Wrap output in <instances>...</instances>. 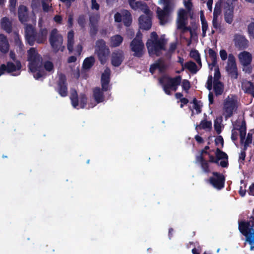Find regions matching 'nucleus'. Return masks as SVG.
<instances>
[{
  "mask_svg": "<svg viewBox=\"0 0 254 254\" xmlns=\"http://www.w3.org/2000/svg\"><path fill=\"white\" fill-rule=\"evenodd\" d=\"M48 30L46 28H41L38 32L30 24L25 27V36L27 43L32 46L36 42L38 44L44 43L47 40Z\"/></svg>",
  "mask_w": 254,
  "mask_h": 254,
  "instance_id": "obj_1",
  "label": "nucleus"
},
{
  "mask_svg": "<svg viewBox=\"0 0 254 254\" xmlns=\"http://www.w3.org/2000/svg\"><path fill=\"white\" fill-rule=\"evenodd\" d=\"M166 41L164 38H159L156 32H152L150 34V38L147 40L146 43L149 55L150 56H160L162 54L161 51L166 50Z\"/></svg>",
  "mask_w": 254,
  "mask_h": 254,
  "instance_id": "obj_2",
  "label": "nucleus"
},
{
  "mask_svg": "<svg viewBox=\"0 0 254 254\" xmlns=\"http://www.w3.org/2000/svg\"><path fill=\"white\" fill-rule=\"evenodd\" d=\"M239 230L245 237L246 242L250 246V250L254 251V217L251 216L247 221L239 222Z\"/></svg>",
  "mask_w": 254,
  "mask_h": 254,
  "instance_id": "obj_3",
  "label": "nucleus"
},
{
  "mask_svg": "<svg viewBox=\"0 0 254 254\" xmlns=\"http://www.w3.org/2000/svg\"><path fill=\"white\" fill-rule=\"evenodd\" d=\"M182 81V77L177 75L174 77L167 76L161 77L159 79V82L162 86L163 90L166 94L172 95L171 90L176 91L178 86L180 85Z\"/></svg>",
  "mask_w": 254,
  "mask_h": 254,
  "instance_id": "obj_4",
  "label": "nucleus"
},
{
  "mask_svg": "<svg viewBox=\"0 0 254 254\" xmlns=\"http://www.w3.org/2000/svg\"><path fill=\"white\" fill-rule=\"evenodd\" d=\"M27 61L29 62V69L32 72L38 71L42 66V58L35 48H31L28 50Z\"/></svg>",
  "mask_w": 254,
  "mask_h": 254,
  "instance_id": "obj_5",
  "label": "nucleus"
},
{
  "mask_svg": "<svg viewBox=\"0 0 254 254\" xmlns=\"http://www.w3.org/2000/svg\"><path fill=\"white\" fill-rule=\"evenodd\" d=\"M49 42L53 52L57 53L59 51L63 52L65 47L63 45V37L56 28L53 29L50 35Z\"/></svg>",
  "mask_w": 254,
  "mask_h": 254,
  "instance_id": "obj_6",
  "label": "nucleus"
},
{
  "mask_svg": "<svg viewBox=\"0 0 254 254\" xmlns=\"http://www.w3.org/2000/svg\"><path fill=\"white\" fill-rule=\"evenodd\" d=\"M215 157L211 154L210 152L208 155L209 163H215L221 166L223 168H227L229 165L228 156L226 153L222 151L220 148H217L215 152Z\"/></svg>",
  "mask_w": 254,
  "mask_h": 254,
  "instance_id": "obj_7",
  "label": "nucleus"
},
{
  "mask_svg": "<svg viewBox=\"0 0 254 254\" xmlns=\"http://www.w3.org/2000/svg\"><path fill=\"white\" fill-rule=\"evenodd\" d=\"M95 53L97 55L100 63L102 64H105L107 61L110 50L106 45V43L103 39H99L96 41Z\"/></svg>",
  "mask_w": 254,
  "mask_h": 254,
  "instance_id": "obj_8",
  "label": "nucleus"
},
{
  "mask_svg": "<svg viewBox=\"0 0 254 254\" xmlns=\"http://www.w3.org/2000/svg\"><path fill=\"white\" fill-rule=\"evenodd\" d=\"M163 4L164 7L162 9L158 7L157 10V17L161 25H164L168 22L170 15L174 7V4H171L167 1L163 3Z\"/></svg>",
  "mask_w": 254,
  "mask_h": 254,
  "instance_id": "obj_9",
  "label": "nucleus"
},
{
  "mask_svg": "<svg viewBox=\"0 0 254 254\" xmlns=\"http://www.w3.org/2000/svg\"><path fill=\"white\" fill-rule=\"evenodd\" d=\"M130 50L135 57L141 58L143 55L144 44L141 39V34L138 32L130 43Z\"/></svg>",
  "mask_w": 254,
  "mask_h": 254,
  "instance_id": "obj_10",
  "label": "nucleus"
},
{
  "mask_svg": "<svg viewBox=\"0 0 254 254\" xmlns=\"http://www.w3.org/2000/svg\"><path fill=\"white\" fill-rule=\"evenodd\" d=\"M238 108L237 100L234 98H230L229 96L224 101V116L226 119L231 118L234 111L237 110Z\"/></svg>",
  "mask_w": 254,
  "mask_h": 254,
  "instance_id": "obj_11",
  "label": "nucleus"
},
{
  "mask_svg": "<svg viewBox=\"0 0 254 254\" xmlns=\"http://www.w3.org/2000/svg\"><path fill=\"white\" fill-rule=\"evenodd\" d=\"M188 24L187 12L185 9L181 8L179 10L177 16V28L179 29H182L184 32L189 31L192 35V30L190 26H186Z\"/></svg>",
  "mask_w": 254,
  "mask_h": 254,
  "instance_id": "obj_12",
  "label": "nucleus"
},
{
  "mask_svg": "<svg viewBox=\"0 0 254 254\" xmlns=\"http://www.w3.org/2000/svg\"><path fill=\"white\" fill-rule=\"evenodd\" d=\"M213 176L209 178L208 182L215 189L220 190L224 187L225 176L217 172L212 173Z\"/></svg>",
  "mask_w": 254,
  "mask_h": 254,
  "instance_id": "obj_13",
  "label": "nucleus"
},
{
  "mask_svg": "<svg viewBox=\"0 0 254 254\" xmlns=\"http://www.w3.org/2000/svg\"><path fill=\"white\" fill-rule=\"evenodd\" d=\"M209 148L208 145L205 146L204 148L200 151V154L195 157L196 163H199L202 171L207 174L210 172L209 164H208V162L204 158L203 155L204 154L206 155L209 154V152L207 151V150L209 149Z\"/></svg>",
  "mask_w": 254,
  "mask_h": 254,
  "instance_id": "obj_14",
  "label": "nucleus"
},
{
  "mask_svg": "<svg viewBox=\"0 0 254 254\" xmlns=\"http://www.w3.org/2000/svg\"><path fill=\"white\" fill-rule=\"evenodd\" d=\"M226 70L231 76L234 79H237L238 73L237 70L236 59L234 56L232 54L228 55V59Z\"/></svg>",
  "mask_w": 254,
  "mask_h": 254,
  "instance_id": "obj_15",
  "label": "nucleus"
},
{
  "mask_svg": "<svg viewBox=\"0 0 254 254\" xmlns=\"http://www.w3.org/2000/svg\"><path fill=\"white\" fill-rule=\"evenodd\" d=\"M57 85L56 90L59 95L63 97L67 96L68 94L67 84L66 77L64 74L60 75Z\"/></svg>",
  "mask_w": 254,
  "mask_h": 254,
  "instance_id": "obj_16",
  "label": "nucleus"
},
{
  "mask_svg": "<svg viewBox=\"0 0 254 254\" xmlns=\"http://www.w3.org/2000/svg\"><path fill=\"white\" fill-rule=\"evenodd\" d=\"M138 21L140 29L145 30H149L152 25L150 12L149 13L140 16L138 19Z\"/></svg>",
  "mask_w": 254,
  "mask_h": 254,
  "instance_id": "obj_17",
  "label": "nucleus"
},
{
  "mask_svg": "<svg viewBox=\"0 0 254 254\" xmlns=\"http://www.w3.org/2000/svg\"><path fill=\"white\" fill-rule=\"evenodd\" d=\"M128 2L132 9L133 10L139 9L143 12L145 14L149 13L150 10L145 2L137 1H135V0H128Z\"/></svg>",
  "mask_w": 254,
  "mask_h": 254,
  "instance_id": "obj_18",
  "label": "nucleus"
},
{
  "mask_svg": "<svg viewBox=\"0 0 254 254\" xmlns=\"http://www.w3.org/2000/svg\"><path fill=\"white\" fill-rule=\"evenodd\" d=\"M125 59L124 53L122 50H117L113 52L111 56L112 64L115 67L119 66Z\"/></svg>",
  "mask_w": 254,
  "mask_h": 254,
  "instance_id": "obj_19",
  "label": "nucleus"
},
{
  "mask_svg": "<svg viewBox=\"0 0 254 254\" xmlns=\"http://www.w3.org/2000/svg\"><path fill=\"white\" fill-rule=\"evenodd\" d=\"M235 46L239 50L246 49L249 46V41L241 35L236 34L234 36Z\"/></svg>",
  "mask_w": 254,
  "mask_h": 254,
  "instance_id": "obj_20",
  "label": "nucleus"
},
{
  "mask_svg": "<svg viewBox=\"0 0 254 254\" xmlns=\"http://www.w3.org/2000/svg\"><path fill=\"white\" fill-rule=\"evenodd\" d=\"M214 80H213V77L211 75H209L208 77L207 82L205 84L206 88L209 90L210 91L212 89V83L213 82H221L219 80L221 77V73L219 71V69L218 66L214 69Z\"/></svg>",
  "mask_w": 254,
  "mask_h": 254,
  "instance_id": "obj_21",
  "label": "nucleus"
},
{
  "mask_svg": "<svg viewBox=\"0 0 254 254\" xmlns=\"http://www.w3.org/2000/svg\"><path fill=\"white\" fill-rule=\"evenodd\" d=\"M110 82V70L107 68L101 75V83L102 89L104 91H107L109 89V85Z\"/></svg>",
  "mask_w": 254,
  "mask_h": 254,
  "instance_id": "obj_22",
  "label": "nucleus"
},
{
  "mask_svg": "<svg viewBox=\"0 0 254 254\" xmlns=\"http://www.w3.org/2000/svg\"><path fill=\"white\" fill-rule=\"evenodd\" d=\"M240 63L244 66L249 65L252 61V55L246 51L241 52L239 55Z\"/></svg>",
  "mask_w": 254,
  "mask_h": 254,
  "instance_id": "obj_23",
  "label": "nucleus"
},
{
  "mask_svg": "<svg viewBox=\"0 0 254 254\" xmlns=\"http://www.w3.org/2000/svg\"><path fill=\"white\" fill-rule=\"evenodd\" d=\"M18 16L19 21L22 23H24L28 20V9L26 6L21 5L18 7Z\"/></svg>",
  "mask_w": 254,
  "mask_h": 254,
  "instance_id": "obj_24",
  "label": "nucleus"
},
{
  "mask_svg": "<svg viewBox=\"0 0 254 254\" xmlns=\"http://www.w3.org/2000/svg\"><path fill=\"white\" fill-rule=\"evenodd\" d=\"M242 89L245 93L250 94L254 98V84L250 81L246 80L242 83Z\"/></svg>",
  "mask_w": 254,
  "mask_h": 254,
  "instance_id": "obj_25",
  "label": "nucleus"
},
{
  "mask_svg": "<svg viewBox=\"0 0 254 254\" xmlns=\"http://www.w3.org/2000/svg\"><path fill=\"white\" fill-rule=\"evenodd\" d=\"M6 69L7 73H11L17 70H20L21 68L22 65L21 62L17 60L15 61V64L11 62L6 63Z\"/></svg>",
  "mask_w": 254,
  "mask_h": 254,
  "instance_id": "obj_26",
  "label": "nucleus"
},
{
  "mask_svg": "<svg viewBox=\"0 0 254 254\" xmlns=\"http://www.w3.org/2000/svg\"><path fill=\"white\" fill-rule=\"evenodd\" d=\"M9 49V45L7 37L3 34H0V51L6 54Z\"/></svg>",
  "mask_w": 254,
  "mask_h": 254,
  "instance_id": "obj_27",
  "label": "nucleus"
},
{
  "mask_svg": "<svg viewBox=\"0 0 254 254\" xmlns=\"http://www.w3.org/2000/svg\"><path fill=\"white\" fill-rule=\"evenodd\" d=\"M1 28L7 33L12 32V23L7 17H4L0 20Z\"/></svg>",
  "mask_w": 254,
  "mask_h": 254,
  "instance_id": "obj_28",
  "label": "nucleus"
},
{
  "mask_svg": "<svg viewBox=\"0 0 254 254\" xmlns=\"http://www.w3.org/2000/svg\"><path fill=\"white\" fill-rule=\"evenodd\" d=\"M102 89L99 87H95L93 89V97L96 103H100L103 102L104 100V96Z\"/></svg>",
  "mask_w": 254,
  "mask_h": 254,
  "instance_id": "obj_29",
  "label": "nucleus"
},
{
  "mask_svg": "<svg viewBox=\"0 0 254 254\" xmlns=\"http://www.w3.org/2000/svg\"><path fill=\"white\" fill-rule=\"evenodd\" d=\"M234 8L233 6H229L228 8L225 9L224 12V19L226 22L231 24L233 21Z\"/></svg>",
  "mask_w": 254,
  "mask_h": 254,
  "instance_id": "obj_30",
  "label": "nucleus"
},
{
  "mask_svg": "<svg viewBox=\"0 0 254 254\" xmlns=\"http://www.w3.org/2000/svg\"><path fill=\"white\" fill-rule=\"evenodd\" d=\"M123 22L126 26H129L132 23V16L130 12L127 10H124L122 11Z\"/></svg>",
  "mask_w": 254,
  "mask_h": 254,
  "instance_id": "obj_31",
  "label": "nucleus"
},
{
  "mask_svg": "<svg viewBox=\"0 0 254 254\" xmlns=\"http://www.w3.org/2000/svg\"><path fill=\"white\" fill-rule=\"evenodd\" d=\"M235 130H238L240 132L241 143H243L246 135V124L245 121H242L241 125L239 128H235Z\"/></svg>",
  "mask_w": 254,
  "mask_h": 254,
  "instance_id": "obj_32",
  "label": "nucleus"
},
{
  "mask_svg": "<svg viewBox=\"0 0 254 254\" xmlns=\"http://www.w3.org/2000/svg\"><path fill=\"white\" fill-rule=\"evenodd\" d=\"M95 62V58L93 56L86 58L82 64V68L84 69H89L94 64Z\"/></svg>",
  "mask_w": 254,
  "mask_h": 254,
  "instance_id": "obj_33",
  "label": "nucleus"
},
{
  "mask_svg": "<svg viewBox=\"0 0 254 254\" xmlns=\"http://www.w3.org/2000/svg\"><path fill=\"white\" fill-rule=\"evenodd\" d=\"M213 90L216 96L221 95L224 91V84L222 82H213Z\"/></svg>",
  "mask_w": 254,
  "mask_h": 254,
  "instance_id": "obj_34",
  "label": "nucleus"
},
{
  "mask_svg": "<svg viewBox=\"0 0 254 254\" xmlns=\"http://www.w3.org/2000/svg\"><path fill=\"white\" fill-rule=\"evenodd\" d=\"M70 99L71 100L72 106L74 108H76L79 105V99L76 90L74 89L71 91Z\"/></svg>",
  "mask_w": 254,
  "mask_h": 254,
  "instance_id": "obj_35",
  "label": "nucleus"
},
{
  "mask_svg": "<svg viewBox=\"0 0 254 254\" xmlns=\"http://www.w3.org/2000/svg\"><path fill=\"white\" fill-rule=\"evenodd\" d=\"M123 41V38L120 35H116L111 38V43L112 46L117 47L119 46Z\"/></svg>",
  "mask_w": 254,
  "mask_h": 254,
  "instance_id": "obj_36",
  "label": "nucleus"
},
{
  "mask_svg": "<svg viewBox=\"0 0 254 254\" xmlns=\"http://www.w3.org/2000/svg\"><path fill=\"white\" fill-rule=\"evenodd\" d=\"M184 66L185 68L188 69L192 73H196L198 71L196 64L191 61L186 62Z\"/></svg>",
  "mask_w": 254,
  "mask_h": 254,
  "instance_id": "obj_37",
  "label": "nucleus"
},
{
  "mask_svg": "<svg viewBox=\"0 0 254 254\" xmlns=\"http://www.w3.org/2000/svg\"><path fill=\"white\" fill-rule=\"evenodd\" d=\"M208 54L212 61L211 65L212 66L215 67L217 64V55L216 52L212 49L209 48L208 50Z\"/></svg>",
  "mask_w": 254,
  "mask_h": 254,
  "instance_id": "obj_38",
  "label": "nucleus"
},
{
  "mask_svg": "<svg viewBox=\"0 0 254 254\" xmlns=\"http://www.w3.org/2000/svg\"><path fill=\"white\" fill-rule=\"evenodd\" d=\"M212 127V123L211 121H208L205 120H203L201 121L200 124L199 126L196 127V129L199 128V129H205L207 128L210 129Z\"/></svg>",
  "mask_w": 254,
  "mask_h": 254,
  "instance_id": "obj_39",
  "label": "nucleus"
},
{
  "mask_svg": "<svg viewBox=\"0 0 254 254\" xmlns=\"http://www.w3.org/2000/svg\"><path fill=\"white\" fill-rule=\"evenodd\" d=\"M155 63L156 65V68L159 70V72H162L165 70L166 65L164 61L162 58H159L155 62Z\"/></svg>",
  "mask_w": 254,
  "mask_h": 254,
  "instance_id": "obj_40",
  "label": "nucleus"
},
{
  "mask_svg": "<svg viewBox=\"0 0 254 254\" xmlns=\"http://www.w3.org/2000/svg\"><path fill=\"white\" fill-rule=\"evenodd\" d=\"M100 16L98 14H92L89 16V25H98Z\"/></svg>",
  "mask_w": 254,
  "mask_h": 254,
  "instance_id": "obj_41",
  "label": "nucleus"
},
{
  "mask_svg": "<svg viewBox=\"0 0 254 254\" xmlns=\"http://www.w3.org/2000/svg\"><path fill=\"white\" fill-rule=\"evenodd\" d=\"M89 34L91 37H94L98 31V25H89Z\"/></svg>",
  "mask_w": 254,
  "mask_h": 254,
  "instance_id": "obj_42",
  "label": "nucleus"
},
{
  "mask_svg": "<svg viewBox=\"0 0 254 254\" xmlns=\"http://www.w3.org/2000/svg\"><path fill=\"white\" fill-rule=\"evenodd\" d=\"M80 106L82 109H84L87 102V98L85 94H80L79 97Z\"/></svg>",
  "mask_w": 254,
  "mask_h": 254,
  "instance_id": "obj_43",
  "label": "nucleus"
},
{
  "mask_svg": "<svg viewBox=\"0 0 254 254\" xmlns=\"http://www.w3.org/2000/svg\"><path fill=\"white\" fill-rule=\"evenodd\" d=\"M182 82V87L183 89L188 93L189 92V90L190 88V81L187 79L183 80Z\"/></svg>",
  "mask_w": 254,
  "mask_h": 254,
  "instance_id": "obj_44",
  "label": "nucleus"
},
{
  "mask_svg": "<svg viewBox=\"0 0 254 254\" xmlns=\"http://www.w3.org/2000/svg\"><path fill=\"white\" fill-rule=\"evenodd\" d=\"M77 23L81 28H83L85 26L86 19L84 14L80 15L77 19Z\"/></svg>",
  "mask_w": 254,
  "mask_h": 254,
  "instance_id": "obj_45",
  "label": "nucleus"
},
{
  "mask_svg": "<svg viewBox=\"0 0 254 254\" xmlns=\"http://www.w3.org/2000/svg\"><path fill=\"white\" fill-rule=\"evenodd\" d=\"M248 32L250 37L254 39V22H251L248 25Z\"/></svg>",
  "mask_w": 254,
  "mask_h": 254,
  "instance_id": "obj_46",
  "label": "nucleus"
},
{
  "mask_svg": "<svg viewBox=\"0 0 254 254\" xmlns=\"http://www.w3.org/2000/svg\"><path fill=\"white\" fill-rule=\"evenodd\" d=\"M44 67L48 71H51L54 69V64L52 62L47 61L44 63Z\"/></svg>",
  "mask_w": 254,
  "mask_h": 254,
  "instance_id": "obj_47",
  "label": "nucleus"
},
{
  "mask_svg": "<svg viewBox=\"0 0 254 254\" xmlns=\"http://www.w3.org/2000/svg\"><path fill=\"white\" fill-rule=\"evenodd\" d=\"M244 184L243 186H240V190L239 191V194L243 197L245 195L246 193V188L247 187V185L244 183V181L242 180L241 181V184Z\"/></svg>",
  "mask_w": 254,
  "mask_h": 254,
  "instance_id": "obj_48",
  "label": "nucleus"
},
{
  "mask_svg": "<svg viewBox=\"0 0 254 254\" xmlns=\"http://www.w3.org/2000/svg\"><path fill=\"white\" fill-rule=\"evenodd\" d=\"M192 103L193 104V108L196 110L197 114H199L201 112V107L198 104V100L194 98L192 100Z\"/></svg>",
  "mask_w": 254,
  "mask_h": 254,
  "instance_id": "obj_49",
  "label": "nucleus"
},
{
  "mask_svg": "<svg viewBox=\"0 0 254 254\" xmlns=\"http://www.w3.org/2000/svg\"><path fill=\"white\" fill-rule=\"evenodd\" d=\"M185 7L187 10H185L187 12V15L190 13V11L192 7V3L190 1H184V2Z\"/></svg>",
  "mask_w": 254,
  "mask_h": 254,
  "instance_id": "obj_50",
  "label": "nucleus"
},
{
  "mask_svg": "<svg viewBox=\"0 0 254 254\" xmlns=\"http://www.w3.org/2000/svg\"><path fill=\"white\" fill-rule=\"evenodd\" d=\"M177 43L176 42H173L170 43L168 53L171 55L174 53L175 51L177 49Z\"/></svg>",
  "mask_w": 254,
  "mask_h": 254,
  "instance_id": "obj_51",
  "label": "nucleus"
},
{
  "mask_svg": "<svg viewBox=\"0 0 254 254\" xmlns=\"http://www.w3.org/2000/svg\"><path fill=\"white\" fill-rule=\"evenodd\" d=\"M190 56L194 60L200 56L198 51L196 50H191L190 52Z\"/></svg>",
  "mask_w": 254,
  "mask_h": 254,
  "instance_id": "obj_52",
  "label": "nucleus"
},
{
  "mask_svg": "<svg viewBox=\"0 0 254 254\" xmlns=\"http://www.w3.org/2000/svg\"><path fill=\"white\" fill-rule=\"evenodd\" d=\"M215 144L216 145H218L219 144H221V147H223L224 146V140L222 136H218L214 140Z\"/></svg>",
  "mask_w": 254,
  "mask_h": 254,
  "instance_id": "obj_53",
  "label": "nucleus"
},
{
  "mask_svg": "<svg viewBox=\"0 0 254 254\" xmlns=\"http://www.w3.org/2000/svg\"><path fill=\"white\" fill-rule=\"evenodd\" d=\"M219 53L220 58L222 61H225L227 59V57L228 58L227 53L225 50H221Z\"/></svg>",
  "mask_w": 254,
  "mask_h": 254,
  "instance_id": "obj_54",
  "label": "nucleus"
},
{
  "mask_svg": "<svg viewBox=\"0 0 254 254\" xmlns=\"http://www.w3.org/2000/svg\"><path fill=\"white\" fill-rule=\"evenodd\" d=\"M42 6L43 11L46 12H48L51 7V6H50L49 4L44 0L42 1Z\"/></svg>",
  "mask_w": 254,
  "mask_h": 254,
  "instance_id": "obj_55",
  "label": "nucleus"
},
{
  "mask_svg": "<svg viewBox=\"0 0 254 254\" xmlns=\"http://www.w3.org/2000/svg\"><path fill=\"white\" fill-rule=\"evenodd\" d=\"M54 21L57 24H62L63 17L60 15H56L53 18Z\"/></svg>",
  "mask_w": 254,
  "mask_h": 254,
  "instance_id": "obj_56",
  "label": "nucleus"
},
{
  "mask_svg": "<svg viewBox=\"0 0 254 254\" xmlns=\"http://www.w3.org/2000/svg\"><path fill=\"white\" fill-rule=\"evenodd\" d=\"M214 127V129H215V131H216V132L217 133V134H220L222 131L221 130V126L220 124H219V123H218L216 121H215Z\"/></svg>",
  "mask_w": 254,
  "mask_h": 254,
  "instance_id": "obj_57",
  "label": "nucleus"
},
{
  "mask_svg": "<svg viewBox=\"0 0 254 254\" xmlns=\"http://www.w3.org/2000/svg\"><path fill=\"white\" fill-rule=\"evenodd\" d=\"M91 8L98 10L100 8L99 4L97 2L96 0H91Z\"/></svg>",
  "mask_w": 254,
  "mask_h": 254,
  "instance_id": "obj_58",
  "label": "nucleus"
},
{
  "mask_svg": "<svg viewBox=\"0 0 254 254\" xmlns=\"http://www.w3.org/2000/svg\"><path fill=\"white\" fill-rule=\"evenodd\" d=\"M74 42V41H67V48L69 53H71L73 50Z\"/></svg>",
  "mask_w": 254,
  "mask_h": 254,
  "instance_id": "obj_59",
  "label": "nucleus"
},
{
  "mask_svg": "<svg viewBox=\"0 0 254 254\" xmlns=\"http://www.w3.org/2000/svg\"><path fill=\"white\" fill-rule=\"evenodd\" d=\"M115 21L117 22H121L123 20V15L119 12H117L114 15Z\"/></svg>",
  "mask_w": 254,
  "mask_h": 254,
  "instance_id": "obj_60",
  "label": "nucleus"
},
{
  "mask_svg": "<svg viewBox=\"0 0 254 254\" xmlns=\"http://www.w3.org/2000/svg\"><path fill=\"white\" fill-rule=\"evenodd\" d=\"M73 21V15L72 14H70L68 16V20H67V24H68V27L69 28H71L72 27Z\"/></svg>",
  "mask_w": 254,
  "mask_h": 254,
  "instance_id": "obj_61",
  "label": "nucleus"
},
{
  "mask_svg": "<svg viewBox=\"0 0 254 254\" xmlns=\"http://www.w3.org/2000/svg\"><path fill=\"white\" fill-rule=\"evenodd\" d=\"M246 156V153L245 151H241V153L239 154V160L241 162L244 161L245 160V158Z\"/></svg>",
  "mask_w": 254,
  "mask_h": 254,
  "instance_id": "obj_62",
  "label": "nucleus"
},
{
  "mask_svg": "<svg viewBox=\"0 0 254 254\" xmlns=\"http://www.w3.org/2000/svg\"><path fill=\"white\" fill-rule=\"evenodd\" d=\"M238 133L235 129L232 130L231 139L233 141H235L238 139Z\"/></svg>",
  "mask_w": 254,
  "mask_h": 254,
  "instance_id": "obj_63",
  "label": "nucleus"
},
{
  "mask_svg": "<svg viewBox=\"0 0 254 254\" xmlns=\"http://www.w3.org/2000/svg\"><path fill=\"white\" fill-rule=\"evenodd\" d=\"M74 33L73 30L69 31L67 33V41H74Z\"/></svg>",
  "mask_w": 254,
  "mask_h": 254,
  "instance_id": "obj_64",
  "label": "nucleus"
}]
</instances>
